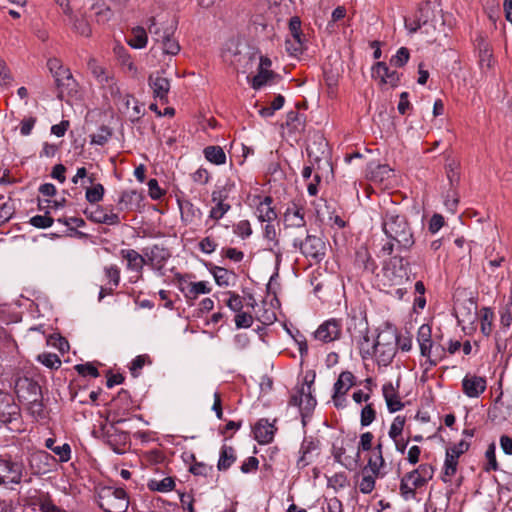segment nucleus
<instances>
[{
	"mask_svg": "<svg viewBox=\"0 0 512 512\" xmlns=\"http://www.w3.org/2000/svg\"><path fill=\"white\" fill-rule=\"evenodd\" d=\"M75 369L82 376H91L93 378H97L99 376L97 368L90 363L76 365Z\"/></svg>",
	"mask_w": 512,
	"mask_h": 512,
	"instance_id": "56",
	"label": "nucleus"
},
{
	"mask_svg": "<svg viewBox=\"0 0 512 512\" xmlns=\"http://www.w3.org/2000/svg\"><path fill=\"white\" fill-rule=\"evenodd\" d=\"M45 446L54 452L55 455L58 456L61 462L69 461L71 457V448L68 443H64L61 446H55V440L53 438H48L45 441Z\"/></svg>",
	"mask_w": 512,
	"mask_h": 512,
	"instance_id": "36",
	"label": "nucleus"
},
{
	"mask_svg": "<svg viewBox=\"0 0 512 512\" xmlns=\"http://www.w3.org/2000/svg\"><path fill=\"white\" fill-rule=\"evenodd\" d=\"M253 324V318L250 314L239 312L235 316V325L237 328H249Z\"/></svg>",
	"mask_w": 512,
	"mask_h": 512,
	"instance_id": "57",
	"label": "nucleus"
},
{
	"mask_svg": "<svg viewBox=\"0 0 512 512\" xmlns=\"http://www.w3.org/2000/svg\"><path fill=\"white\" fill-rule=\"evenodd\" d=\"M62 204L58 201H52L50 199H46L44 201H39V207L41 210H45L44 216H34L30 220V224H53L54 221H57L62 224H69L67 221H62L61 218H54L53 210L56 211Z\"/></svg>",
	"mask_w": 512,
	"mask_h": 512,
	"instance_id": "12",
	"label": "nucleus"
},
{
	"mask_svg": "<svg viewBox=\"0 0 512 512\" xmlns=\"http://www.w3.org/2000/svg\"><path fill=\"white\" fill-rule=\"evenodd\" d=\"M147 487L151 491L166 493L174 489L175 481L172 477H165L161 480L150 479L147 483Z\"/></svg>",
	"mask_w": 512,
	"mask_h": 512,
	"instance_id": "37",
	"label": "nucleus"
},
{
	"mask_svg": "<svg viewBox=\"0 0 512 512\" xmlns=\"http://www.w3.org/2000/svg\"><path fill=\"white\" fill-rule=\"evenodd\" d=\"M373 434L371 432H365L360 436L358 450L369 451L372 448Z\"/></svg>",
	"mask_w": 512,
	"mask_h": 512,
	"instance_id": "64",
	"label": "nucleus"
},
{
	"mask_svg": "<svg viewBox=\"0 0 512 512\" xmlns=\"http://www.w3.org/2000/svg\"><path fill=\"white\" fill-rule=\"evenodd\" d=\"M397 331L392 327L381 330L375 339V360L378 365L387 366L396 353Z\"/></svg>",
	"mask_w": 512,
	"mask_h": 512,
	"instance_id": "2",
	"label": "nucleus"
},
{
	"mask_svg": "<svg viewBox=\"0 0 512 512\" xmlns=\"http://www.w3.org/2000/svg\"><path fill=\"white\" fill-rule=\"evenodd\" d=\"M110 136V131L107 128L102 127L97 134H93L91 136V142L97 145H104L108 141Z\"/></svg>",
	"mask_w": 512,
	"mask_h": 512,
	"instance_id": "60",
	"label": "nucleus"
},
{
	"mask_svg": "<svg viewBox=\"0 0 512 512\" xmlns=\"http://www.w3.org/2000/svg\"><path fill=\"white\" fill-rule=\"evenodd\" d=\"M213 471L212 466L202 462H196L190 467V472L195 476H209Z\"/></svg>",
	"mask_w": 512,
	"mask_h": 512,
	"instance_id": "54",
	"label": "nucleus"
},
{
	"mask_svg": "<svg viewBox=\"0 0 512 512\" xmlns=\"http://www.w3.org/2000/svg\"><path fill=\"white\" fill-rule=\"evenodd\" d=\"M382 391L390 412L399 411L403 407V404L391 383L385 384Z\"/></svg>",
	"mask_w": 512,
	"mask_h": 512,
	"instance_id": "27",
	"label": "nucleus"
},
{
	"mask_svg": "<svg viewBox=\"0 0 512 512\" xmlns=\"http://www.w3.org/2000/svg\"><path fill=\"white\" fill-rule=\"evenodd\" d=\"M430 8L428 5L421 6L411 16L405 17V28L410 34L417 32L422 26L428 22Z\"/></svg>",
	"mask_w": 512,
	"mask_h": 512,
	"instance_id": "15",
	"label": "nucleus"
},
{
	"mask_svg": "<svg viewBox=\"0 0 512 512\" xmlns=\"http://www.w3.org/2000/svg\"><path fill=\"white\" fill-rule=\"evenodd\" d=\"M478 53V64L483 73L490 71L495 63L490 43L483 35H478L474 42Z\"/></svg>",
	"mask_w": 512,
	"mask_h": 512,
	"instance_id": "9",
	"label": "nucleus"
},
{
	"mask_svg": "<svg viewBox=\"0 0 512 512\" xmlns=\"http://www.w3.org/2000/svg\"><path fill=\"white\" fill-rule=\"evenodd\" d=\"M318 441L313 440L312 438H305L301 444L299 453L300 457L297 461V466L299 468L306 467L313 458V453L318 449Z\"/></svg>",
	"mask_w": 512,
	"mask_h": 512,
	"instance_id": "23",
	"label": "nucleus"
},
{
	"mask_svg": "<svg viewBox=\"0 0 512 512\" xmlns=\"http://www.w3.org/2000/svg\"><path fill=\"white\" fill-rule=\"evenodd\" d=\"M354 376L351 372H342L334 384L333 400L335 406H341L340 398L344 396L353 385Z\"/></svg>",
	"mask_w": 512,
	"mask_h": 512,
	"instance_id": "20",
	"label": "nucleus"
},
{
	"mask_svg": "<svg viewBox=\"0 0 512 512\" xmlns=\"http://www.w3.org/2000/svg\"><path fill=\"white\" fill-rule=\"evenodd\" d=\"M410 280L409 263L399 256L390 258L383 266V284L389 287L403 286Z\"/></svg>",
	"mask_w": 512,
	"mask_h": 512,
	"instance_id": "1",
	"label": "nucleus"
},
{
	"mask_svg": "<svg viewBox=\"0 0 512 512\" xmlns=\"http://www.w3.org/2000/svg\"><path fill=\"white\" fill-rule=\"evenodd\" d=\"M99 506L105 512H126L129 501L122 488L103 487L99 490Z\"/></svg>",
	"mask_w": 512,
	"mask_h": 512,
	"instance_id": "4",
	"label": "nucleus"
},
{
	"mask_svg": "<svg viewBox=\"0 0 512 512\" xmlns=\"http://www.w3.org/2000/svg\"><path fill=\"white\" fill-rule=\"evenodd\" d=\"M23 470L24 466L21 462L0 458V485L20 483Z\"/></svg>",
	"mask_w": 512,
	"mask_h": 512,
	"instance_id": "8",
	"label": "nucleus"
},
{
	"mask_svg": "<svg viewBox=\"0 0 512 512\" xmlns=\"http://www.w3.org/2000/svg\"><path fill=\"white\" fill-rule=\"evenodd\" d=\"M230 209V205L223 203L222 201H219L215 207H213L210 211V217L217 221L221 219L224 214Z\"/></svg>",
	"mask_w": 512,
	"mask_h": 512,
	"instance_id": "58",
	"label": "nucleus"
},
{
	"mask_svg": "<svg viewBox=\"0 0 512 512\" xmlns=\"http://www.w3.org/2000/svg\"><path fill=\"white\" fill-rule=\"evenodd\" d=\"M203 154L207 161L215 165H223L226 163V154L220 146H207L203 150Z\"/></svg>",
	"mask_w": 512,
	"mask_h": 512,
	"instance_id": "33",
	"label": "nucleus"
},
{
	"mask_svg": "<svg viewBox=\"0 0 512 512\" xmlns=\"http://www.w3.org/2000/svg\"><path fill=\"white\" fill-rule=\"evenodd\" d=\"M301 249L306 256L318 258L324 254L325 244L320 237L308 234L301 244Z\"/></svg>",
	"mask_w": 512,
	"mask_h": 512,
	"instance_id": "21",
	"label": "nucleus"
},
{
	"mask_svg": "<svg viewBox=\"0 0 512 512\" xmlns=\"http://www.w3.org/2000/svg\"><path fill=\"white\" fill-rule=\"evenodd\" d=\"M210 272L219 286L227 287L234 278V274L222 267L214 266Z\"/></svg>",
	"mask_w": 512,
	"mask_h": 512,
	"instance_id": "40",
	"label": "nucleus"
},
{
	"mask_svg": "<svg viewBox=\"0 0 512 512\" xmlns=\"http://www.w3.org/2000/svg\"><path fill=\"white\" fill-rule=\"evenodd\" d=\"M47 66L52 73L58 88L69 85V81L72 80V74L70 73L69 69L63 67L59 59H49Z\"/></svg>",
	"mask_w": 512,
	"mask_h": 512,
	"instance_id": "17",
	"label": "nucleus"
},
{
	"mask_svg": "<svg viewBox=\"0 0 512 512\" xmlns=\"http://www.w3.org/2000/svg\"><path fill=\"white\" fill-rule=\"evenodd\" d=\"M278 233L275 229V226H265V234L264 238L267 241V248L269 250H274V248L278 245Z\"/></svg>",
	"mask_w": 512,
	"mask_h": 512,
	"instance_id": "51",
	"label": "nucleus"
},
{
	"mask_svg": "<svg viewBox=\"0 0 512 512\" xmlns=\"http://www.w3.org/2000/svg\"><path fill=\"white\" fill-rule=\"evenodd\" d=\"M143 199L142 193L136 191V190H128L124 191L121 194L119 205L123 209H134L139 207L140 202Z\"/></svg>",
	"mask_w": 512,
	"mask_h": 512,
	"instance_id": "29",
	"label": "nucleus"
},
{
	"mask_svg": "<svg viewBox=\"0 0 512 512\" xmlns=\"http://www.w3.org/2000/svg\"><path fill=\"white\" fill-rule=\"evenodd\" d=\"M271 197H264L263 200L259 201L256 207L255 214L261 222H272L276 219L277 214L272 207Z\"/></svg>",
	"mask_w": 512,
	"mask_h": 512,
	"instance_id": "24",
	"label": "nucleus"
},
{
	"mask_svg": "<svg viewBox=\"0 0 512 512\" xmlns=\"http://www.w3.org/2000/svg\"><path fill=\"white\" fill-rule=\"evenodd\" d=\"M37 505L40 512H66L58 507L47 494L39 496Z\"/></svg>",
	"mask_w": 512,
	"mask_h": 512,
	"instance_id": "46",
	"label": "nucleus"
},
{
	"mask_svg": "<svg viewBox=\"0 0 512 512\" xmlns=\"http://www.w3.org/2000/svg\"><path fill=\"white\" fill-rule=\"evenodd\" d=\"M486 458H487V467H486V470L489 471V470H497L498 468V464H497V461H496V456H495V445L494 444H491L488 449L486 450Z\"/></svg>",
	"mask_w": 512,
	"mask_h": 512,
	"instance_id": "61",
	"label": "nucleus"
},
{
	"mask_svg": "<svg viewBox=\"0 0 512 512\" xmlns=\"http://www.w3.org/2000/svg\"><path fill=\"white\" fill-rule=\"evenodd\" d=\"M275 76L272 70H260L255 76L252 77L250 84L251 87L255 90L260 89L264 85H266L273 77Z\"/></svg>",
	"mask_w": 512,
	"mask_h": 512,
	"instance_id": "43",
	"label": "nucleus"
},
{
	"mask_svg": "<svg viewBox=\"0 0 512 512\" xmlns=\"http://www.w3.org/2000/svg\"><path fill=\"white\" fill-rule=\"evenodd\" d=\"M341 335V325L339 321L330 319L321 324L315 331V338L324 342L329 343L339 339Z\"/></svg>",
	"mask_w": 512,
	"mask_h": 512,
	"instance_id": "13",
	"label": "nucleus"
},
{
	"mask_svg": "<svg viewBox=\"0 0 512 512\" xmlns=\"http://www.w3.org/2000/svg\"><path fill=\"white\" fill-rule=\"evenodd\" d=\"M145 256L153 267L160 269L170 255L166 249L155 245L145 253Z\"/></svg>",
	"mask_w": 512,
	"mask_h": 512,
	"instance_id": "26",
	"label": "nucleus"
},
{
	"mask_svg": "<svg viewBox=\"0 0 512 512\" xmlns=\"http://www.w3.org/2000/svg\"><path fill=\"white\" fill-rule=\"evenodd\" d=\"M377 476L374 475H363L358 486L359 490L364 494H369L375 488V478Z\"/></svg>",
	"mask_w": 512,
	"mask_h": 512,
	"instance_id": "52",
	"label": "nucleus"
},
{
	"mask_svg": "<svg viewBox=\"0 0 512 512\" xmlns=\"http://www.w3.org/2000/svg\"><path fill=\"white\" fill-rule=\"evenodd\" d=\"M104 195V187L101 184H95L86 190V199L90 203L99 202Z\"/></svg>",
	"mask_w": 512,
	"mask_h": 512,
	"instance_id": "49",
	"label": "nucleus"
},
{
	"mask_svg": "<svg viewBox=\"0 0 512 512\" xmlns=\"http://www.w3.org/2000/svg\"><path fill=\"white\" fill-rule=\"evenodd\" d=\"M192 179L195 183L204 185L208 183L210 174L207 169L200 167L192 174Z\"/></svg>",
	"mask_w": 512,
	"mask_h": 512,
	"instance_id": "62",
	"label": "nucleus"
},
{
	"mask_svg": "<svg viewBox=\"0 0 512 512\" xmlns=\"http://www.w3.org/2000/svg\"><path fill=\"white\" fill-rule=\"evenodd\" d=\"M371 179L374 182L390 184L389 180L394 176L393 170L386 164L376 165L371 169Z\"/></svg>",
	"mask_w": 512,
	"mask_h": 512,
	"instance_id": "35",
	"label": "nucleus"
},
{
	"mask_svg": "<svg viewBox=\"0 0 512 512\" xmlns=\"http://www.w3.org/2000/svg\"><path fill=\"white\" fill-rule=\"evenodd\" d=\"M512 326V301L505 304L500 311V326L495 333L496 347L500 351L506 347V335Z\"/></svg>",
	"mask_w": 512,
	"mask_h": 512,
	"instance_id": "10",
	"label": "nucleus"
},
{
	"mask_svg": "<svg viewBox=\"0 0 512 512\" xmlns=\"http://www.w3.org/2000/svg\"><path fill=\"white\" fill-rule=\"evenodd\" d=\"M182 291L184 292L186 298L196 299L201 294L210 293L211 288L205 281L189 282L185 287L182 288Z\"/></svg>",
	"mask_w": 512,
	"mask_h": 512,
	"instance_id": "30",
	"label": "nucleus"
},
{
	"mask_svg": "<svg viewBox=\"0 0 512 512\" xmlns=\"http://www.w3.org/2000/svg\"><path fill=\"white\" fill-rule=\"evenodd\" d=\"M458 459V457L454 456L446 450L444 470L442 475V480L444 482H449L451 478L456 474Z\"/></svg>",
	"mask_w": 512,
	"mask_h": 512,
	"instance_id": "38",
	"label": "nucleus"
},
{
	"mask_svg": "<svg viewBox=\"0 0 512 512\" xmlns=\"http://www.w3.org/2000/svg\"><path fill=\"white\" fill-rule=\"evenodd\" d=\"M375 416H376V412H375L374 408L372 407L371 404H367L366 406L363 407V409L361 411V419H360L361 425L362 426L370 425L374 421Z\"/></svg>",
	"mask_w": 512,
	"mask_h": 512,
	"instance_id": "53",
	"label": "nucleus"
},
{
	"mask_svg": "<svg viewBox=\"0 0 512 512\" xmlns=\"http://www.w3.org/2000/svg\"><path fill=\"white\" fill-rule=\"evenodd\" d=\"M405 425V418L402 416H396L390 426L389 429V437L396 441L398 437L402 434L403 428Z\"/></svg>",
	"mask_w": 512,
	"mask_h": 512,
	"instance_id": "48",
	"label": "nucleus"
},
{
	"mask_svg": "<svg viewBox=\"0 0 512 512\" xmlns=\"http://www.w3.org/2000/svg\"><path fill=\"white\" fill-rule=\"evenodd\" d=\"M463 392L470 398H476L486 389V380L475 375H466L462 380Z\"/></svg>",
	"mask_w": 512,
	"mask_h": 512,
	"instance_id": "18",
	"label": "nucleus"
},
{
	"mask_svg": "<svg viewBox=\"0 0 512 512\" xmlns=\"http://www.w3.org/2000/svg\"><path fill=\"white\" fill-rule=\"evenodd\" d=\"M367 466L374 476L382 475L381 470L385 466V460L383 458L382 451H372L368 459Z\"/></svg>",
	"mask_w": 512,
	"mask_h": 512,
	"instance_id": "41",
	"label": "nucleus"
},
{
	"mask_svg": "<svg viewBox=\"0 0 512 512\" xmlns=\"http://www.w3.org/2000/svg\"><path fill=\"white\" fill-rule=\"evenodd\" d=\"M375 340H371L368 334H364L362 339L359 341V351L361 357L366 360L369 358H375Z\"/></svg>",
	"mask_w": 512,
	"mask_h": 512,
	"instance_id": "42",
	"label": "nucleus"
},
{
	"mask_svg": "<svg viewBox=\"0 0 512 512\" xmlns=\"http://www.w3.org/2000/svg\"><path fill=\"white\" fill-rule=\"evenodd\" d=\"M310 388V386H307L306 388L303 386L300 389V401H297V395H292L291 404L298 406L302 410H311L315 406L316 401L311 395Z\"/></svg>",
	"mask_w": 512,
	"mask_h": 512,
	"instance_id": "28",
	"label": "nucleus"
},
{
	"mask_svg": "<svg viewBox=\"0 0 512 512\" xmlns=\"http://www.w3.org/2000/svg\"><path fill=\"white\" fill-rule=\"evenodd\" d=\"M494 313L490 308L481 310V332L485 336H490L493 330Z\"/></svg>",
	"mask_w": 512,
	"mask_h": 512,
	"instance_id": "44",
	"label": "nucleus"
},
{
	"mask_svg": "<svg viewBox=\"0 0 512 512\" xmlns=\"http://www.w3.org/2000/svg\"><path fill=\"white\" fill-rule=\"evenodd\" d=\"M148 31L154 36V40L160 44L164 54L175 56L180 51L178 41L167 31H161L154 17L148 20Z\"/></svg>",
	"mask_w": 512,
	"mask_h": 512,
	"instance_id": "6",
	"label": "nucleus"
},
{
	"mask_svg": "<svg viewBox=\"0 0 512 512\" xmlns=\"http://www.w3.org/2000/svg\"><path fill=\"white\" fill-rule=\"evenodd\" d=\"M121 256L127 261V268L139 272L145 264V258L133 249L121 250Z\"/></svg>",
	"mask_w": 512,
	"mask_h": 512,
	"instance_id": "25",
	"label": "nucleus"
},
{
	"mask_svg": "<svg viewBox=\"0 0 512 512\" xmlns=\"http://www.w3.org/2000/svg\"><path fill=\"white\" fill-rule=\"evenodd\" d=\"M148 85L155 99H158L162 104H168L171 82L170 79L164 75V71H156L150 74L148 77Z\"/></svg>",
	"mask_w": 512,
	"mask_h": 512,
	"instance_id": "7",
	"label": "nucleus"
},
{
	"mask_svg": "<svg viewBox=\"0 0 512 512\" xmlns=\"http://www.w3.org/2000/svg\"><path fill=\"white\" fill-rule=\"evenodd\" d=\"M147 33L142 27H135L131 31V35L127 40V43L135 49H142L147 45Z\"/></svg>",
	"mask_w": 512,
	"mask_h": 512,
	"instance_id": "34",
	"label": "nucleus"
},
{
	"mask_svg": "<svg viewBox=\"0 0 512 512\" xmlns=\"http://www.w3.org/2000/svg\"><path fill=\"white\" fill-rule=\"evenodd\" d=\"M236 460L234 449L230 446H222L218 460V469L227 470Z\"/></svg>",
	"mask_w": 512,
	"mask_h": 512,
	"instance_id": "39",
	"label": "nucleus"
},
{
	"mask_svg": "<svg viewBox=\"0 0 512 512\" xmlns=\"http://www.w3.org/2000/svg\"><path fill=\"white\" fill-rule=\"evenodd\" d=\"M105 276L113 287H117L120 281V271L117 266L111 265L105 267Z\"/></svg>",
	"mask_w": 512,
	"mask_h": 512,
	"instance_id": "55",
	"label": "nucleus"
},
{
	"mask_svg": "<svg viewBox=\"0 0 512 512\" xmlns=\"http://www.w3.org/2000/svg\"><path fill=\"white\" fill-rule=\"evenodd\" d=\"M317 220L321 224H346L337 214L335 207L328 203L319 205L316 210Z\"/></svg>",
	"mask_w": 512,
	"mask_h": 512,
	"instance_id": "22",
	"label": "nucleus"
},
{
	"mask_svg": "<svg viewBox=\"0 0 512 512\" xmlns=\"http://www.w3.org/2000/svg\"><path fill=\"white\" fill-rule=\"evenodd\" d=\"M274 422H269L267 419H260L254 426L253 432L255 439L260 444H268L270 443L275 435L276 427Z\"/></svg>",
	"mask_w": 512,
	"mask_h": 512,
	"instance_id": "19",
	"label": "nucleus"
},
{
	"mask_svg": "<svg viewBox=\"0 0 512 512\" xmlns=\"http://www.w3.org/2000/svg\"><path fill=\"white\" fill-rule=\"evenodd\" d=\"M289 30L293 40H286V49L291 53H298L302 50L301 20L299 17H292L289 21Z\"/></svg>",
	"mask_w": 512,
	"mask_h": 512,
	"instance_id": "16",
	"label": "nucleus"
},
{
	"mask_svg": "<svg viewBox=\"0 0 512 512\" xmlns=\"http://www.w3.org/2000/svg\"><path fill=\"white\" fill-rule=\"evenodd\" d=\"M410 58V52L406 47H401L397 50L396 54L390 59V65L394 67H403Z\"/></svg>",
	"mask_w": 512,
	"mask_h": 512,
	"instance_id": "47",
	"label": "nucleus"
},
{
	"mask_svg": "<svg viewBox=\"0 0 512 512\" xmlns=\"http://www.w3.org/2000/svg\"><path fill=\"white\" fill-rule=\"evenodd\" d=\"M14 215V207L12 204L4 203L0 205V224H6Z\"/></svg>",
	"mask_w": 512,
	"mask_h": 512,
	"instance_id": "59",
	"label": "nucleus"
},
{
	"mask_svg": "<svg viewBox=\"0 0 512 512\" xmlns=\"http://www.w3.org/2000/svg\"><path fill=\"white\" fill-rule=\"evenodd\" d=\"M38 360L48 368H58L61 365V360L54 353H42L38 355Z\"/></svg>",
	"mask_w": 512,
	"mask_h": 512,
	"instance_id": "50",
	"label": "nucleus"
},
{
	"mask_svg": "<svg viewBox=\"0 0 512 512\" xmlns=\"http://www.w3.org/2000/svg\"><path fill=\"white\" fill-rule=\"evenodd\" d=\"M445 170L450 187L454 190L458 187L461 180L460 163L455 159H451L446 164Z\"/></svg>",
	"mask_w": 512,
	"mask_h": 512,
	"instance_id": "31",
	"label": "nucleus"
},
{
	"mask_svg": "<svg viewBox=\"0 0 512 512\" xmlns=\"http://www.w3.org/2000/svg\"><path fill=\"white\" fill-rule=\"evenodd\" d=\"M432 330L428 324H423L419 327L417 332V342L420 347L421 355L428 358L431 365H436V362L431 360V351L433 347Z\"/></svg>",
	"mask_w": 512,
	"mask_h": 512,
	"instance_id": "14",
	"label": "nucleus"
},
{
	"mask_svg": "<svg viewBox=\"0 0 512 512\" xmlns=\"http://www.w3.org/2000/svg\"><path fill=\"white\" fill-rule=\"evenodd\" d=\"M383 231L389 239L381 250L386 255L393 252L395 244L400 248H409L414 242L409 226H383Z\"/></svg>",
	"mask_w": 512,
	"mask_h": 512,
	"instance_id": "5",
	"label": "nucleus"
},
{
	"mask_svg": "<svg viewBox=\"0 0 512 512\" xmlns=\"http://www.w3.org/2000/svg\"><path fill=\"white\" fill-rule=\"evenodd\" d=\"M226 304L234 312H240L243 308L242 298L235 293H230V297Z\"/></svg>",
	"mask_w": 512,
	"mask_h": 512,
	"instance_id": "63",
	"label": "nucleus"
},
{
	"mask_svg": "<svg viewBox=\"0 0 512 512\" xmlns=\"http://www.w3.org/2000/svg\"><path fill=\"white\" fill-rule=\"evenodd\" d=\"M434 468L430 464H421L417 469L407 473L401 480L400 492L406 498H412L417 488L423 487L433 478Z\"/></svg>",
	"mask_w": 512,
	"mask_h": 512,
	"instance_id": "3",
	"label": "nucleus"
},
{
	"mask_svg": "<svg viewBox=\"0 0 512 512\" xmlns=\"http://www.w3.org/2000/svg\"><path fill=\"white\" fill-rule=\"evenodd\" d=\"M372 77L381 85L397 87L400 83L401 74L391 70L385 62H377L372 67Z\"/></svg>",
	"mask_w": 512,
	"mask_h": 512,
	"instance_id": "11",
	"label": "nucleus"
},
{
	"mask_svg": "<svg viewBox=\"0 0 512 512\" xmlns=\"http://www.w3.org/2000/svg\"><path fill=\"white\" fill-rule=\"evenodd\" d=\"M69 20L75 32L85 37L91 35L90 25L84 18H78L73 14L72 17H69Z\"/></svg>",
	"mask_w": 512,
	"mask_h": 512,
	"instance_id": "45",
	"label": "nucleus"
},
{
	"mask_svg": "<svg viewBox=\"0 0 512 512\" xmlns=\"http://www.w3.org/2000/svg\"><path fill=\"white\" fill-rule=\"evenodd\" d=\"M90 220L97 224H116L120 219L115 213H107L102 208L97 207L91 212Z\"/></svg>",
	"mask_w": 512,
	"mask_h": 512,
	"instance_id": "32",
	"label": "nucleus"
}]
</instances>
